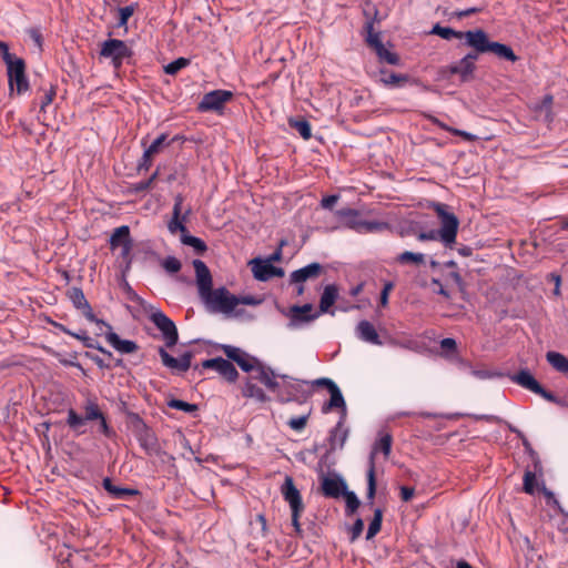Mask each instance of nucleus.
<instances>
[{"instance_id":"1","label":"nucleus","mask_w":568,"mask_h":568,"mask_svg":"<svg viewBox=\"0 0 568 568\" xmlns=\"http://www.w3.org/2000/svg\"><path fill=\"white\" fill-rule=\"evenodd\" d=\"M84 415H80L75 409H68L67 425L71 430L81 435L84 433L81 428L90 422H99V430L105 437L110 438L114 432L109 425L105 414L102 412L98 398L92 396L88 397L83 404Z\"/></svg>"},{"instance_id":"2","label":"nucleus","mask_w":568,"mask_h":568,"mask_svg":"<svg viewBox=\"0 0 568 568\" xmlns=\"http://www.w3.org/2000/svg\"><path fill=\"white\" fill-rule=\"evenodd\" d=\"M463 39L466 40V44L468 47L474 49L473 53H477V57L480 53L490 52L498 58L510 62H516L518 60V57L509 45L490 41L488 34L483 29L465 31Z\"/></svg>"},{"instance_id":"3","label":"nucleus","mask_w":568,"mask_h":568,"mask_svg":"<svg viewBox=\"0 0 568 568\" xmlns=\"http://www.w3.org/2000/svg\"><path fill=\"white\" fill-rule=\"evenodd\" d=\"M257 382L263 384L268 390L276 392L278 388L277 374L271 367L260 365L255 369V374H250L242 387V395L244 397L253 398L258 403H265L270 400V397L257 385Z\"/></svg>"},{"instance_id":"4","label":"nucleus","mask_w":568,"mask_h":568,"mask_svg":"<svg viewBox=\"0 0 568 568\" xmlns=\"http://www.w3.org/2000/svg\"><path fill=\"white\" fill-rule=\"evenodd\" d=\"M434 210L440 221V242L446 247H452L456 243L457 232L459 227L458 217L448 211V206L444 203L434 204Z\"/></svg>"},{"instance_id":"5","label":"nucleus","mask_w":568,"mask_h":568,"mask_svg":"<svg viewBox=\"0 0 568 568\" xmlns=\"http://www.w3.org/2000/svg\"><path fill=\"white\" fill-rule=\"evenodd\" d=\"M201 298L212 313L229 314L237 306L236 295L231 294L225 287L212 288Z\"/></svg>"},{"instance_id":"6","label":"nucleus","mask_w":568,"mask_h":568,"mask_svg":"<svg viewBox=\"0 0 568 568\" xmlns=\"http://www.w3.org/2000/svg\"><path fill=\"white\" fill-rule=\"evenodd\" d=\"M132 54L131 48L123 40L108 39L101 43L100 57L110 59L115 71H119L124 60L131 58Z\"/></svg>"},{"instance_id":"7","label":"nucleus","mask_w":568,"mask_h":568,"mask_svg":"<svg viewBox=\"0 0 568 568\" xmlns=\"http://www.w3.org/2000/svg\"><path fill=\"white\" fill-rule=\"evenodd\" d=\"M8 74V84L11 92L16 90L17 94L26 93L30 85L26 73V62L21 58L6 64Z\"/></svg>"},{"instance_id":"8","label":"nucleus","mask_w":568,"mask_h":568,"mask_svg":"<svg viewBox=\"0 0 568 568\" xmlns=\"http://www.w3.org/2000/svg\"><path fill=\"white\" fill-rule=\"evenodd\" d=\"M233 99V92L229 90H213L205 93L197 104L200 112H215L221 114L225 104Z\"/></svg>"},{"instance_id":"9","label":"nucleus","mask_w":568,"mask_h":568,"mask_svg":"<svg viewBox=\"0 0 568 568\" xmlns=\"http://www.w3.org/2000/svg\"><path fill=\"white\" fill-rule=\"evenodd\" d=\"M510 379L515 384L530 390L534 394L539 395L550 403H558L556 395L545 389L527 369H520L517 374L511 375Z\"/></svg>"},{"instance_id":"10","label":"nucleus","mask_w":568,"mask_h":568,"mask_svg":"<svg viewBox=\"0 0 568 568\" xmlns=\"http://www.w3.org/2000/svg\"><path fill=\"white\" fill-rule=\"evenodd\" d=\"M68 297L70 298V301L72 302V304L74 305L75 308L78 310H81L84 317L91 322V323H95L98 326H99V331L102 333V328H111V325L102 320H99L89 302L87 301L85 296H84V293L81 288L79 287H71L69 291H68Z\"/></svg>"},{"instance_id":"11","label":"nucleus","mask_w":568,"mask_h":568,"mask_svg":"<svg viewBox=\"0 0 568 568\" xmlns=\"http://www.w3.org/2000/svg\"><path fill=\"white\" fill-rule=\"evenodd\" d=\"M152 323L161 331L166 347H173L179 341V333L174 322L163 312L156 311L150 315Z\"/></svg>"},{"instance_id":"12","label":"nucleus","mask_w":568,"mask_h":568,"mask_svg":"<svg viewBox=\"0 0 568 568\" xmlns=\"http://www.w3.org/2000/svg\"><path fill=\"white\" fill-rule=\"evenodd\" d=\"M315 384L325 386L331 394V398L323 405L322 412L326 414L334 408H341L344 417L346 414V404L338 386L332 379L326 377L316 379Z\"/></svg>"},{"instance_id":"13","label":"nucleus","mask_w":568,"mask_h":568,"mask_svg":"<svg viewBox=\"0 0 568 568\" xmlns=\"http://www.w3.org/2000/svg\"><path fill=\"white\" fill-rule=\"evenodd\" d=\"M476 60L477 53H467L456 63L446 67L444 73L448 77L457 74L463 82H466L473 78V73L476 69Z\"/></svg>"},{"instance_id":"14","label":"nucleus","mask_w":568,"mask_h":568,"mask_svg":"<svg viewBox=\"0 0 568 568\" xmlns=\"http://www.w3.org/2000/svg\"><path fill=\"white\" fill-rule=\"evenodd\" d=\"M201 368L215 369L229 383H234L239 377L235 366L223 357L205 359L201 363Z\"/></svg>"},{"instance_id":"15","label":"nucleus","mask_w":568,"mask_h":568,"mask_svg":"<svg viewBox=\"0 0 568 568\" xmlns=\"http://www.w3.org/2000/svg\"><path fill=\"white\" fill-rule=\"evenodd\" d=\"M281 494L284 500L290 505L291 510H305V505L300 490L291 476H286L281 486Z\"/></svg>"},{"instance_id":"16","label":"nucleus","mask_w":568,"mask_h":568,"mask_svg":"<svg viewBox=\"0 0 568 568\" xmlns=\"http://www.w3.org/2000/svg\"><path fill=\"white\" fill-rule=\"evenodd\" d=\"M159 355L164 366L180 373H184L190 369L191 361L193 358L192 352H185L179 358H175L171 356L163 347H159Z\"/></svg>"},{"instance_id":"17","label":"nucleus","mask_w":568,"mask_h":568,"mask_svg":"<svg viewBox=\"0 0 568 568\" xmlns=\"http://www.w3.org/2000/svg\"><path fill=\"white\" fill-rule=\"evenodd\" d=\"M135 437L146 455L152 456L159 453L160 446L154 432L145 424H142L135 432Z\"/></svg>"},{"instance_id":"18","label":"nucleus","mask_w":568,"mask_h":568,"mask_svg":"<svg viewBox=\"0 0 568 568\" xmlns=\"http://www.w3.org/2000/svg\"><path fill=\"white\" fill-rule=\"evenodd\" d=\"M312 311H313L312 304H304L302 306L293 305L290 308V313H288V316H290L288 327L294 329V328H297L300 326V324H302V323H310V322L314 321L315 318H317L318 313L312 314Z\"/></svg>"},{"instance_id":"19","label":"nucleus","mask_w":568,"mask_h":568,"mask_svg":"<svg viewBox=\"0 0 568 568\" xmlns=\"http://www.w3.org/2000/svg\"><path fill=\"white\" fill-rule=\"evenodd\" d=\"M283 379V383H278V388L276 392V399L280 403H288L292 400H296L300 394L303 392V387L300 383L286 382V375H277Z\"/></svg>"},{"instance_id":"20","label":"nucleus","mask_w":568,"mask_h":568,"mask_svg":"<svg viewBox=\"0 0 568 568\" xmlns=\"http://www.w3.org/2000/svg\"><path fill=\"white\" fill-rule=\"evenodd\" d=\"M324 273L322 264L314 262L302 268L295 270L290 275V284L305 283L308 280H316Z\"/></svg>"},{"instance_id":"21","label":"nucleus","mask_w":568,"mask_h":568,"mask_svg":"<svg viewBox=\"0 0 568 568\" xmlns=\"http://www.w3.org/2000/svg\"><path fill=\"white\" fill-rule=\"evenodd\" d=\"M322 494L328 498H339L347 489L345 480L338 476L323 477L321 481Z\"/></svg>"},{"instance_id":"22","label":"nucleus","mask_w":568,"mask_h":568,"mask_svg":"<svg viewBox=\"0 0 568 568\" xmlns=\"http://www.w3.org/2000/svg\"><path fill=\"white\" fill-rule=\"evenodd\" d=\"M193 267L195 270L199 294L202 297L212 290V275L206 264L201 260H194Z\"/></svg>"},{"instance_id":"23","label":"nucleus","mask_w":568,"mask_h":568,"mask_svg":"<svg viewBox=\"0 0 568 568\" xmlns=\"http://www.w3.org/2000/svg\"><path fill=\"white\" fill-rule=\"evenodd\" d=\"M106 342L122 354H131L138 351L139 346L135 342L129 339H121L111 328H106L105 332Z\"/></svg>"},{"instance_id":"24","label":"nucleus","mask_w":568,"mask_h":568,"mask_svg":"<svg viewBox=\"0 0 568 568\" xmlns=\"http://www.w3.org/2000/svg\"><path fill=\"white\" fill-rule=\"evenodd\" d=\"M335 215L339 220L342 226L348 227L359 233L363 220L359 217L358 211L345 207L337 210Z\"/></svg>"},{"instance_id":"25","label":"nucleus","mask_w":568,"mask_h":568,"mask_svg":"<svg viewBox=\"0 0 568 568\" xmlns=\"http://www.w3.org/2000/svg\"><path fill=\"white\" fill-rule=\"evenodd\" d=\"M356 335L359 339L364 341V342H367V343H371V344H374V345H382V341L379 338V335L377 334L374 325L366 321V320H363L361 321L357 326H356Z\"/></svg>"},{"instance_id":"26","label":"nucleus","mask_w":568,"mask_h":568,"mask_svg":"<svg viewBox=\"0 0 568 568\" xmlns=\"http://www.w3.org/2000/svg\"><path fill=\"white\" fill-rule=\"evenodd\" d=\"M103 488L106 493L116 499H126L132 496H139L140 491L134 488L120 487L113 484L112 479L106 477L102 481Z\"/></svg>"},{"instance_id":"27","label":"nucleus","mask_w":568,"mask_h":568,"mask_svg":"<svg viewBox=\"0 0 568 568\" xmlns=\"http://www.w3.org/2000/svg\"><path fill=\"white\" fill-rule=\"evenodd\" d=\"M393 263L402 266L419 267L425 264V254L404 251L394 257Z\"/></svg>"},{"instance_id":"28","label":"nucleus","mask_w":568,"mask_h":568,"mask_svg":"<svg viewBox=\"0 0 568 568\" xmlns=\"http://www.w3.org/2000/svg\"><path fill=\"white\" fill-rule=\"evenodd\" d=\"M253 275L256 280L266 282L272 278L273 264L270 261L254 258L250 262Z\"/></svg>"},{"instance_id":"29","label":"nucleus","mask_w":568,"mask_h":568,"mask_svg":"<svg viewBox=\"0 0 568 568\" xmlns=\"http://www.w3.org/2000/svg\"><path fill=\"white\" fill-rule=\"evenodd\" d=\"M348 429L344 427V418L342 417L336 426L329 433V445L332 449L342 448L347 439Z\"/></svg>"},{"instance_id":"30","label":"nucleus","mask_w":568,"mask_h":568,"mask_svg":"<svg viewBox=\"0 0 568 568\" xmlns=\"http://www.w3.org/2000/svg\"><path fill=\"white\" fill-rule=\"evenodd\" d=\"M409 81L407 74L395 73L388 70H381V82L390 88L404 87Z\"/></svg>"},{"instance_id":"31","label":"nucleus","mask_w":568,"mask_h":568,"mask_svg":"<svg viewBox=\"0 0 568 568\" xmlns=\"http://www.w3.org/2000/svg\"><path fill=\"white\" fill-rule=\"evenodd\" d=\"M131 241L130 227L128 225H121L113 230L109 242L111 250L114 251Z\"/></svg>"},{"instance_id":"32","label":"nucleus","mask_w":568,"mask_h":568,"mask_svg":"<svg viewBox=\"0 0 568 568\" xmlns=\"http://www.w3.org/2000/svg\"><path fill=\"white\" fill-rule=\"evenodd\" d=\"M338 296L337 286L334 284L326 285L320 300V312L327 313L334 305Z\"/></svg>"},{"instance_id":"33","label":"nucleus","mask_w":568,"mask_h":568,"mask_svg":"<svg viewBox=\"0 0 568 568\" xmlns=\"http://www.w3.org/2000/svg\"><path fill=\"white\" fill-rule=\"evenodd\" d=\"M393 437L390 434H384L381 438L374 444L373 449L369 454L368 463L373 458V463H375V456L378 452H382L385 458H388L392 452Z\"/></svg>"},{"instance_id":"34","label":"nucleus","mask_w":568,"mask_h":568,"mask_svg":"<svg viewBox=\"0 0 568 568\" xmlns=\"http://www.w3.org/2000/svg\"><path fill=\"white\" fill-rule=\"evenodd\" d=\"M547 362L557 372L568 375V358L561 353L550 351L546 354Z\"/></svg>"},{"instance_id":"35","label":"nucleus","mask_w":568,"mask_h":568,"mask_svg":"<svg viewBox=\"0 0 568 568\" xmlns=\"http://www.w3.org/2000/svg\"><path fill=\"white\" fill-rule=\"evenodd\" d=\"M364 30L366 32L365 42L371 49L375 51L383 45L381 32L374 30V20H368L364 26Z\"/></svg>"},{"instance_id":"36","label":"nucleus","mask_w":568,"mask_h":568,"mask_svg":"<svg viewBox=\"0 0 568 568\" xmlns=\"http://www.w3.org/2000/svg\"><path fill=\"white\" fill-rule=\"evenodd\" d=\"M367 491L366 499L369 505H373L374 498L376 495V465L373 463V459L369 462V467L367 468Z\"/></svg>"},{"instance_id":"37","label":"nucleus","mask_w":568,"mask_h":568,"mask_svg":"<svg viewBox=\"0 0 568 568\" xmlns=\"http://www.w3.org/2000/svg\"><path fill=\"white\" fill-rule=\"evenodd\" d=\"M190 214H191V207H187L182 217L172 216L171 221L168 223L169 231L172 234H175L178 232H180L181 235L186 234L187 229L185 226V223L187 222Z\"/></svg>"},{"instance_id":"38","label":"nucleus","mask_w":568,"mask_h":568,"mask_svg":"<svg viewBox=\"0 0 568 568\" xmlns=\"http://www.w3.org/2000/svg\"><path fill=\"white\" fill-rule=\"evenodd\" d=\"M288 124L292 129L296 130L304 140L312 136V126L305 119H290Z\"/></svg>"},{"instance_id":"39","label":"nucleus","mask_w":568,"mask_h":568,"mask_svg":"<svg viewBox=\"0 0 568 568\" xmlns=\"http://www.w3.org/2000/svg\"><path fill=\"white\" fill-rule=\"evenodd\" d=\"M430 34H436L445 40H450L453 38H456V39H463V34L464 32L463 31H456L449 27H442L439 23H436L432 31H430Z\"/></svg>"},{"instance_id":"40","label":"nucleus","mask_w":568,"mask_h":568,"mask_svg":"<svg viewBox=\"0 0 568 568\" xmlns=\"http://www.w3.org/2000/svg\"><path fill=\"white\" fill-rule=\"evenodd\" d=\"M235 363L241 367V369L250 374H255V369H257L260 365H263L255 357L250 356L245 352Z\"/></svg>"},{"instance_id":"41","label":"nucleus","mask_w":568,"mask_h":568,"mask_svg":"<svg viewBox=\"0 0 568 568\" xmlns=\"http://www.w3.org/2000/svg\"><path fill=\"white\" fill-rule=\"evenodd\" d=\"M382 521H383V510L381 508H376L374 510V517H373L372 521L369 523V526L367 529V534H366L367 540L374 538L381 531Z\"/></svg>"},{"instance_id":"42","label":"nucleus","mask_w":568,"mask_h":568,"mask_svg":"<svg viewBox=\"0 0 568 568\" xmlns=\"http://www.w3.org/2000/svg\"><path fill=\"white\" fill-rule=\"evenodd\" d=\"M181 242L184 245L192 246L197 254H203L207 250V245L203 240L190 235L189 233L181 235Z\"/></svg>"},{"instance_id":"43","label":"nucleus","mask_w":568,"mask_h":568,"mask_svg":"<svg viewBox=\"0 0 568 568\" xmlns=\"http://www.w3.org/2000/svg\"><path fill=\"white\" fill-rule=\"evenodd\" d=\"M72 337L81 341L83 345L88 348H94L108 356H111V352L106 351L104 347L99 345V343L94 341L92 337L88 336L85 332L74 333L72 334Z\"/></svg>"},{"instance_id":"44","label":"nucleus","mask_w":568,"mask_h":568,"mask_svg":"<svg viewBox=\"0 0 568 568\" xmlns=\"http://www.w3.org/2000/svg\"><path fill=\"white\" fill-rule=\"evenodd\" d=\"M374 52L376 53L378 60L382 62H386L392 65H397L399 63L398 54L387 50L384 44L376 49Z\"/></svg>"},{"instance_id":"45","label":"nucleus","mask_w":568,"mask_h":568,"mask_svg":"<svg viewBox=\"0 0 568 568\" xmlns=\"http://www.w3.org/2000/svg\"><path fill=\"white\" fill-rule=\"evenodd\" d=\"M190 63H191L190 59L181 57V58L170 62L169 64H166L164 67V72L170 75H175V74H178L179 71L189 67Z\"/></svg>"},{"instance_id":"46","label":"nucleus","mask_w":568,"mask_h":568,"mask_svg":"<svg viewBox=\"0 0 568 568\" xmlns=\"http://www.w3.org/2000/svg\"><path fill=\"white\" fill-rule=\"evenodd\" d=\"M343 497L345 498V503H346V515H353L359 507L361 505V501L359 499L357 498L356 494L354 491H351V490H345V493L343 494Z\"/></svg>"},{"instance_id":"47","label":"nucleus","mask_w":568,"mask_h":568,"mask_svg":"<svg viewBox=\"0 0 568 568\" xmlns=\"http://www.w3.org/2000/svg\"><path fill=\"white\" fill-rule=\"evenodd\" d=\"M386 229H388V224L386 222L363 220L359 233L381 232Z\"/></svg>"},{"instance_id":"48","label":"nucleus","mask_w":568,"mask_h":568,"mask_svg":"<svg viewBox=\"0 0 568 568\" xmlns=\"http://www.w3.org/2000/svg\"><path fill=\"white\" fill-rule=\"evenodd\" d=\"M434 123H436L440 129L452 133L453 135H456V136H460L463 138L464 140L466 141H469V142H473V141H476L477 140V136L469 133V132H466V131H463V130H459V129H454V128H450L437 120H434Z\"/></svg>"},{"instance_id":"49","label":"nucleus","mask_w":568,"mask_h":568,"mask_svg":"<svg viewBox=\"0 0 568 568\" xmlns=\"http://www.w3.org/2000/svg\"><path fill=\"white\" fill-rule=\"evenodd\" d=\"M168 139V134L162 133L160 136H158L149 148L145 149L148 156H154L163 149L165 145V141Z\"/></svg>"},{"instance_id":"50","label":"nucleus","mask_w":568,"mask_h":568,"mask_svg":"<svg viewBox=\"0 0 568 568\" xmlns=\"http://www.w3.org/2000/svg\"><path fill=\"white\" fill-rule=\"evenodd\" d=\"M168 406L170 408L179 409L185 413H193L197 409V406L194 404L186 403L181 399L172 398L168 402Z\"/></svg>"},{"instance_id":"51","label":"nucleus","mask_w":568,"mask_h":568,"mask_svg":"<svg viewBox=\"0 0 568 568\" xmlns=\"http://www.w3.org/2000/svg\"><path fill=\"white\" fill-rule=\"evenodd\" d=\"M536 488V475L531 470H526L524 474V491L526 494L532 495Z\"/></svg>"},{"instance_id":"52","label":"nucleus","mask_w":568,"mask_h":568,"mask_svg":"<svg viewBox=\"0 0 568 568\" xmlns=\"http://www.w3.org/2000/svg\"><path fill=\"white\" fill-rule=\"evenodd\" d=\"M308 417H310V413L306 415L292 417L287 422V425L295 432H302L307 425Z\"/></svg>"},{"instance_id":"53","label":"nucleus","mask_w":568,"mask_h":568,"mask_svg":"<svg viewBox=\"0 0 568 568\" xmlns=\"http://www.w3.org/2000/svg\"><path fill=\"white\" fill-rule=\"evenodd\" d=\"M162 266L169 273H178L181 270L182 264L176 257L168 256L162 261Z\"/></svg>"},{"instance_id":"54","label":"nucleus","mask_w":568,"mask_h":568,"mask_svg":"<svg viewBox=\"0 0 568 568\" xmlns=\"http://www.w3.org/2000/svg\"><path fill=\"white\" fill-rule=\"evenodd\" d=\"M221 349L223 351L225 356L233 362H236L244 354V352L241 348L232 345H222Z\"/></svg>"},{"instance_id":"55","label":"nucleus","mask_w":568,"mask_h":568,"mask_svg":"<svg viewBox=\"0 0 568 568\" xmlns=\"http://www.w3.org/2000/svg\"><path fill=\"white\" fill-rule=\"evenodd\" d=\"M55 94H57L55 88L53 85H51L49 88V90H47L44 92V94H43V97L41 99L40 112H44L45 111V108L53 102Z\"/></svg>"},{"instance_id":"56","label":"nucleus","mask_w":568,"mask_h":568,"mask_svg":"<svg viewBox=\"0 0 568 568\" xmlns=\"http://www.w3.org/2000/svg\"><path fill=\"white\" fill-rule=\"evenodd\" d=\"M134 8L132 6H126L119 9V26H125L129 19L133 16Z\"/></svg>"},{"instance_id":"57","label":"nucleus","mask_w":568,"mask_h":568,"mask_svg":"<svg viewBox=\"0 0 568 568\" xmlns=\"http://www.w3.org/2000/svg\"><path fill=\"white\" fill-rule=\"evenodd\" d=\"M393 288H394L393 282H386L384 284V287L381 292V297H379L381 306L385 307L388 304V297H389V294L393 291Z\"/></svg>"},{"instance_id":"58","label":"nucleus","mask_w":568,"mask_h":568,"mask_svg":"<svg viewBox=\"0 0 568 568\" xmlns=\"http://www.w3.org/2000/svg\"><path fill=\"white\" fill-rule=\"evenodd\" d=\"M364 530V521L357 518L351 528V541L356 540Z\"/></svg>"},{"instance_id":"59","label":"nucleus","mask_w":568,"mask_h":568,"mask_svg":"<svg viewBox=\"0 0 568 568\" xmlns=\"http://www.w3.org/2000/svg\"><path fill=\"white\" fill-rule=\"evenodd\" d=\"M417 240L420 242L425 241H440V233L438 231L432 230L428 232H419L417 234Z\"/></svg>"},{"instance_id":"60","label":"nucleus","mask_w":568,"mask_h":568,"mask_svg":"<svg viewBox=\"0 0 568 568\" xmlns=\"http://www.w3.org/2000/svg\"><path fill=\"white\" fill-rule=\"evenodd\" d=\"M0 54L6 64L18 58L14 54L10 53L9 45L1 40H0Z\"/></svg>"},{"instance_id":"61","label":"nucleus","mask_w":568,"mask_h":568,"mask_svg":"<svg viewBox=\"0 0 568 568\" xmlns=\"http://www.w3.org/2000/svg\"><path fill=\"white\" fill-rule=\"evenodd\" d=\"M440 348L445 353H454L457 349V343L454 338L447 337L440 341Z\"/></svg>"},{"instance_id":"62","label":"nucleus","mask_w":568,"mask_h":568,"mask_svg":"<svg viewBox=\"0 0 568 568\" xmlns=\"http://www.w3.org/2000/svg\"><path fill=\"white\" fill-rule=\"evenodd\" d=\"M184 197L182 194H178L174 197V205L172 210V216L174 217H182L184 213H182V205H183Z\"/></svg>"},{"instance_id":"63","label":"nucleus","mask_w":568,"mask_h":568,"mask_svg":"<svg viewBox=\"0 0 568 568\" xmlns=\"http://www.w3.org/2000/svg\"><path fill=\"white\" fill-rule=\"evenodd\" d=\"M339 196L336 194L324 196L321 201V206L326 210H332Z\"/></svg>"},{"instance_id":"64","label":"nucleus","mask_w":568,"mask_h":568,"mask_svg":"<svg viewBox=\"0 0 568 568\" xmlns=\"http://www.w3.org/2000/svg\"><path fill=\"white\" fill-rule=\"evenodd\" d=\"M132 241L131 242H128L125 245L121 246V253H120V256L121 258L128 264L130 265L131 263V251H132Z\"/></svg>"}]
</instances>
